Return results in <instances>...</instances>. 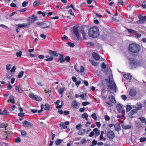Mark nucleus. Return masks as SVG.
Segmentation results:
<instances>
[{"label":"nucleus","mask_w":146,"mask_h":146,"mask_svg":"<svg viewBox=\"0 0 146 146\" xmlns=\"http://www.w3.org/2000/svg\"><path fill=\"white\" fill-rule=\"evenodd\" d=\"M142 108V104L139 102L137 103L136 104V106L135 107L136 110H140Z\"/></svg>","instance_id":"obj_22"},{"label":"nucleus","mask_w":146,"mask_h":146,"mask_svg":"<svg viewBox=\"0 0 146 146\" xmlns=\"http://www.w3.org/2000/svg\"><path fill=\"white\" fill-rule=\"evenodd\" d=\"M129 60L130 61V64L134 66H136L137 64V63L136 60H134L133 58H130Z\"/></svg>","instance_id":"obj_18"},{"label":"nucleus","mask_w":146,"mask_h":146,"mask_svg":"<svg viewBox=\"0 0 146 146\" xmlns=\"http://www.w3.org/2000/svg\"><path fill=\"white\" fill-rule=\"evenodd\" d=\"M137 110L134 109L132 110L129 113V116L131 118H132V115L135 113H137Z\"/></svg>","instance_id":"obj_21"},{"label":"nucleus","mask_w":146,"mask_h":146,"mask_svg":"<svg viewBox=\"0 0 146 146\" xmlns=\"http://www.w3.org/2000/svg\"><path fill=\"white\" fill-rule=\"evenodd\" d=\"M21 135L23 137H25L27 135V133L26 131L21 130L20 131Z\"/></svg>","instance_id":"obj_37"},{"label":"nucleus","mask_w":146,"mask_h":146,"mask_svg":"<svg viewBox=\"0 0 146 146\" xmlns=\"http://www.w3.org/2000/svg\"><path fill=\"white\" fill-rule=\"evenodd\" d=\"M53 59V57L52 56L50 57L45 60L46 61H51Z\"/></svg>","instance_id":"obj_43"},{"label":"nucleus","mask_w":146,"mask_h":146,"mask_svg":"<svg viewBox=\"0 0 146 146\" xmlns=\"http://www.w3.org/2000/svg\"><path fill=\"white\" fill-rule=\"evenodd\" d=\"M84 70V67L83 66H81L80 67V71H79V72H83Z\"/></svg>","instance_id":"obj_63"},{"label":"nucleus","mask_w":146,"mask_h":146,"mask_svg":"<svg viewBox=\"0 0 146 146\" xmlns=\"http://www.w3.org/2000/svg\"><path fill=\"white\" fill-rule=\"evenodd\" d=\"M117 3L118 4H119V5H124V3L122 0H121L120 1H118Z\"/></svg>","instance_id":"obj_57"},{"label":"nucleus","mask_w":146,"mask_h":146,"mask_svg":"<svg viewBox=\"0 0 146 146\" xmlns=\"http://www.w3.org/2000/svg\"><path fill=\"white\" fill-rule=\"evenodd\" d=\"M123 76L124 78L127 79L129 80L132 79L131 76L130 74H124L123 75Z\"/></svg>","instance_id":"obj_23"},{"label":"nucleus","mask_w":146,"mask_h":146,"mask_svg":"<svg viewBox=\"0 0 146 146\" xmlns=\"http://www.w3.org/2000/svg\"><path fill=\"white\" fill-rule=\"evenodd\" d=\"M14 21H13L12 22V25H13L15 27H17L18 26V23L17 22L18 20L16 19L15 20V19H14Z\"/></svg>","instance_id":"obj_27"},{"label":"nucleus","mask_w":146,"mask_h":146,"mask_svg":"<svg viewBox=\"0 0 146 146\" xmlns=\"http://www.w3.org/2000/svg\"><path fill=\"white\" fill-rule=\"evenodd\" d=\"M8 125V124L7 123H2L0 125V128H3V127L6 128Z\"/></svg>","instance_id":"obj_36"},{"label":"nucleus","mask_w":146,"mask_h":146,"mask_svg":"<svg viewBox=\"0 0 146 146\" xmlns=\"http://www.w3.org/2000/svg\"><path fill=\"white\" fill-rule=\"evenodd\" d=\"M50 107L49 105L48 104H46L44 106V110H49Z\"/></svg>","instance_id":"obj_44"},{"label":"nucleus","mask_w":146,"mask_h":146,"mask_svg":"<svg viewBox=\"0 0 146 146\" xmlns=\"http://www.w3.org/2000/svg\"><path fill=\"white\" fill-rule=\"evenodd\" d=\"M17 107H16V106H15V105H13V106H12L11 108V109L10 110L11 111H13L14 110H15V108H16Z\"/></svg>","instance_id":"obj_50"},{"label":"nucleus","mask_w":146,"mask_h":146,"mask_svg":"<svg viewBox=\"0 0 146 146\" xmlns=\"http://www.w3.org/2000/svg\"><path fill=\"white\" fill-rule=\"evenodd\" d=\"M10 5L11 7H17V5H16V4H15V3H12Z\"/></svg>","instance_id":"obj_64"},{"label":"nucleus","mask_w":146,"mask_h":146,"mask_svg":"<svg viewBox=\"0 0 146 146\" xmlns=\"http://www.w3.org/2000/svg\"><path fill=\"white\" fill-rule=\"evenodd\" d=\"M82 127V125H81V124H78V125H77L76 126V128L77 129H80V128H81Z\"/></svg>","instance_id":"obj_58"},{"label":"nucleus","mask_w":146,"mask_h":146,"mask_svg":"<svg viewBox=\"0 0 146 146\" xmlns=\"http://www.w3.org/2000/svg\"><path fill=\"white\" fill-rule=\"evenodd\" d=\"M105 80L107 81L108 83L110 84V85H108V87L109 89L110 90H111L113 91L116 92L117 88L115 83L113 82L112 85H111L112 84L113 82L112 75L111 73L109 75L108 78L107 79H106Z\"/></svg>","instance_id":"obj_1"},{"label":"nucleus","mask_w":146,"mask_h":146,"mask_svg":"<svg viewBox=\"0 0 146 146\" xmlns=\"http://www.w3.org/2000/svg\"><path fill=\"white\" fill-rule=\"evenodd\" d=\"M126 111L128 112L129 111L132 109V108L130 105H127L126 107Z\"/></svg>","instance_id":"obj_40"},{"label":"nucleus","mask_w":146,"mask_h":146,"mask_svg":"<svg viewBox=\"0 0 146 146\" xmlns=\"http://www.w3.org/2000/svg\"><path fill=\"white\" fill-rule=\"evenodd\" d=\"M41 5L39 1H35L33 3V5L34 7H36Z\"/></svg>","instance_id":"obj_31"},{"label":"nucleus","mask_w":146,"mask_h":146,"mask_svg":"<svg viewBox=\"0 0 146 146\" xmlns=\"http://www.w3.org/2000/svg\"><path fill=\"white\" fill-rule=\"evenodd\" d=\"M109 100L112 103H115V100L114 97L112 95H110L108 97Z\"/></svg>","instance_id":"obj_19"},{"label":"nucleus","mask_w":146,"mask_h":146,"mask_svg":"<svg viewBox=\"0 0 146 146\" xmlns=\"http://www.w3.org/2000/svg\"><path fill=\"white\" fill-rule=\"evenodd\" d=\"M67 44L69 46L72 47H74L75 46L74 43H73L68 42L67 43Z\"/></svg>","instance_id":"obj_46"},{"label":"nucleus","mask_w":146,"mask_h":146,"mask_svg":"<svg viewBox=\"0 0 146 146\" xmlns=\"http://www.w3.org/2000/svg\"><path fill=\"white\" fill-rule=\"evenodd\" d=\"M29 96L31 98L37 101H40L42 99L38 96L33 94H29Z\"/></svg>","instance_id":"obj_5"},{"label":"nucleus","mask_w":146,"mask_h":146,"mask_svg":"<svg viewBox=\"0 0 146 146\" xmlns=\"http://www.w3.org/2000/svg\"><path fill=\"white\" fill-rule=\"evenodd\" d=\"M7 88L8 90H10L12 88V86L10 84H9L8 86L7 87Z\"/></svg>","instance_id":"obj_62"},{"label":"nucleus","mask_w":146,"mask_h":146,"mask_svg":"<svg viewBox=\"0 0 146 146\" xmlns=\"http://www.w3.org/2000/svg\"><path fill=\"white\" fill-rule=\"evenodd\" d=\"M99 139L100 140L102 141H105L106 140V138L104 137L103 135H100Z\"/></svg>","instance_id":"obj_47"},{"label":"nucleus","mask_w":146,"mask_h":146,"mask_svg":"<svg viewBox=\"0 0 146 146\" xmlns=\"http://www.w3.org/2000/svg\"><path fill=\"white\" fill-rule=\"evenodd\" d=\"M146 20V16H144L141 19L137 21V24H142L145 23Z\"/></svg>","instance_id":"obj_14"},{"label":"nucleus","mask_w":146,"mask_h":146,"mask_svg":"<svg viewBox=\"0 0 146 146\" xmlns=\"http://www.w3.org/2000/svg\"><path fill=\"white\" fill-rule=\"evenodd\" d=\"M93 131L95 133V136H98L100 134V131L97 128H95L93 129Z\"/></svg>","instance_id":"obj_20"},{"label":"nucleus","mask_w":146,"mask_h":146,"mask_svg":"<svg viewBox=\"0 0 146 146\" xmlns=\"http://www.w3.org/2000/svg\"><path fill=\"white\" fill-rule=\"evenodd\" d=\"M24 74V72L21 71L19 73V78L22 77Z\"/></svg>","instance_id":"obj_49"},{"label":"nucleus","mask_w":146,"mask_h":146,"mask_svg":"<svg viewBox=\"0 0 146 146\" xmlns=\"http://www.w3.org/2000/svg\"><path fill=\"white\" fill-rule=\"evenodd\" d=\"M80 33L81 34H82V35L83 36V39L84 40H86V33L85 32L84 30H82V29L80 31Z\"/></svg>","instance_id":"obj_28"},{"label":"nucleus","mask_w":146,"mask_h":146,"mask_svg":"<svg viewBox=\"0 0 146 146\" xmlns=\"http://www.w3.org/2000/svg\"><path fill=\"white\" fill-rule=\"evenodd\" d=\"M6 132L7 133V137L13 135V133L11 131H6Z\"/></svg>","instance_id":"obj_42"},{"label":"nucleus","mask_w":146,"mask_h":146,"mask_svg":"<svg viewBox=\"0 0 146 146\" xmlns=\"http://www.w3.org/2000/svg\"><path fill=\"white\" fill-rule=\"evenodd\" d=\"M23 125L24 127H32L33 126V124L27 120H25L22 122Z\"/></svg>","instance_id":"obj_6"},{"label":"nucleus","mask_w":146,"mask_h":146,"mask_svg":"<svg viewBox=\"0 0 146 146\" xmlns=\"http://www.w3.org/2000/svg\"><path fill=\"white\" fill-rule=\"evenodd\" d=\"M85 132V129H81L78 131V135H81L84 133Z\"/></svg>","instance_id":"obj_30"},{"label":"nucleus","mask_w":146,"mask_h":146,"mask_svg":"<svg viewBox=\"0 0 146 146\" xmlns=\"http://www.w3.org/2000/svg\"><path fill=\"white\" fill-rule=\"evenodd\" d=\"M123 127L125 129H129L131 128V127L130 125H127L123 126Z\"/></svg>","instance_id":"obj_48"},{"label":"nucleus","mask_w":146,"mask_h":146,"mask_svg":"<svg viewBox=\"0 0 146 146\" xmlns=\"http://www.w3.org/2000/svg\"><path fill=\"white\" fill-rule=\"evenodd\" d=\"M122 99L124 100H125L127 99V98L126 95H122L121 96Z\"/></svg>","instance_id":"obj_54"},{"label":"nucleus","mask_w":146,"mask_h":146,"mask_svg":"<svg viewBox=\"0 0 146 146\" xmlns=\"http://www.w3.org/2000/svg\"><path fill=\"white\" fill-rule=\"evenodd\" d=\"M88 34L89 36L93 38L98 37L99 35L98 28L96 27H93L89 29Z\"/></svg>","instance_id":"obj_2"},{"label":"nucleus","mask_w":146,"mask_h":146,"mask_svg":"<svg viewBox=\"0 0 146 146\" xmlns=\"http://www.w3.org/2000/svg\"><path fill=\"white\" fill-rule=\"evenodd\" d=\"M105 119L106 121H109L110 119V118L108 115H106L105 116Z\"/></svg>","instance_id":"obj_61"},{"label":"nucleus","mask_w":146,"mask_h":146,"mask_svg":"<svg viewBox=\"0 0 146 146\" xmlns=\"http://www.w3.org/2000/svg\"><path fill=\"white\" fill-rule=\"evenodd\" d=\"M126 29L128 32L130 33H133L135 34L137 32V31L133 29H129L127 28H126Z\"/></svg>","instance_id":"obj_29"},{"label":"nucleus","mask_w":146,"mask_h":146,"mask_svg":"<svg viewBox=\"0 0 146 146\" xmlns=\"http://www.w3.org/2000/svg\"><path fill=\"white\" fill-rule=\"evenodd\" d=\"M69 123L68 121H66L65 123L63 122H61L60 124V126L62 127V128L64 129H66L67 128V125H69Z\"/></svg>","instance_id":"obj_12"},{"label":"nucleus","mask_w":146,"mask_h":146,"mask_svg":"<svg viewBox=\"0 0 146 146\" xmlns=\"http://www.w3.org/2000/svg\"><path fill=\"white\" fill-rule=\"evenodd\" d=\"M140 140L141 142H144L146 140V138L145 137L141 138L140 139Z\"/></svg>","instance_id":"obj_60"},{"label":"nucleus","mask_w":146,"mask_h":146,"mask_svg":"<svg viewBox=\"0 0 146 146\" xmlns=\"http://www.w3.org/2000/svg\"><path fill=\"white\" fill-rule=\"evenodd\" d=\"M117 109L118 111H120L122 109V106L120 104H117L116 106Z\"/></svg>","instance_id":"obj_32"},{"label":"nucleus","mask_w":146,"mask_h":146,"mask_svg":"<svg viewBox=\"0 0 146 146\" xmlns=\"http://www.w3.org/2000/svg\"><path fill=\"white\" fill-rule=\"evenodd\" d=\"M48 52L51 55L53 56H57L59 55V54L57 53L56 52L51 50H49Z\"/></svg>","instance_id":"obj_17"},{"label":"nucleus","mask_w":146,"mask_h":146,"mask_svg":"<svg viewBox=\"0 0 146 146\" xmlns=\"http://www.w3.org/2000/svg\"><path fill=\"white\" fill-rule=\"evenodd\" d=\"M2 135L3 137H6L5 138H3V139H4L6 140L7 139L8 137H7V133L6 132V131L2 132Z\"/></svg>","instance_id":"obj_34"},{"label":"nucleus","mask_w":146,"mask_h":146,"mask_svg":"<svg viewBox=\"0 0 146 146\" xmlns=\"http://www.w3.org/2000/svg\"><path fill=\"white\" fill-rule=\"evenodd\" d=\"M17 11L13 12L11 14H10L9 15V16L10 17H11L15 13L16 14V15L17 16L18 15V14L17 13Z\"/></svg>","instance_id":"obj_53"},{"label":"nucleus","mask_w":146,"mask_h":146,"mask_svg":"<svg viewBox=\"0 0 146 146\" xmlns=\"http://www.w3.org/2000/svg\"><path fill=\"white\" fill-rule=\"evenodd\" d=\"M106 65L104 62L102 63V68L103 69H105L106 68Z\"/></svg>","instance_id":"obj_56"},{"label":"nucleus","mask_w":146,"mask_h":146,"mask_svg":"<svg viewBox=\"0 0 146 146\" xmlns=\"http://www.w3.org/2000/svg\"><path fill=\"white\" fill-rule=\"evenodd\" d=\"M72 106L75 109H78L80 105V104L76 101H74L72 102Z\"/></svg>","instance_id":"obj_9"},{"label":"nucleus","mask_w":146,"mask_h":146,"mask_svg":"<svg viewBox=\"0 0 146 146\" xmlns=\"http://www.w3.org/2000/svg\"><path fill=\"white\" fill-rule=\"evenodd\" d=\"M139 119L143 123H144L145 121V119L144 117H140L139 118Z\"/></svg>","instance_id":"obj_59"},{"label":"nucleus","mask_w":146,"mask_h":146,"mask_svg":"<svg viewBox=\"0 0 146 146\" xmlns=\"http://www.w3.org/2000/svg\"><path fill=\"white\" fill-rule=\"evenodd\" d=\"M28 25L26 23H23L19 24V28L24 27H26Z\"/></svg>","instance_id":"obj_35"},{"label":"nucleus","mask_w":146,"mask_h":146,"mask_svg":"<svg viewBox=\"0 0 146 146\" xmlns=\"http://www.w3.org/2000/svg\"><path fill=\"white\" fill-rule=\"evenodd\" d=\"M91 116L92 117L94 120H96L97 118L96 115L95 113H93L92 115Z\"/></svg>","instance_id":"obj_41"},{"label":"nucleus","mask_w":146,"mask_h":146,"mask_svg":"<svg viewBox=\"0 0 146 146\" xmlns=\"http://www.w3.org/2000/svg\"><path fill=\"white\" fill-rule=\"evenodd\" d=\"M65 89V88L63 87L60 88L58 90L59 94L62 95H63Z\"/></svg>","instance_id":"obj_24"},{"label":"nucleus","mask_w":146,"mask_h":146,"mask_svg":"<svg viewBox=\"0 0 146 146\" xmlns=\"http://www.w3.org/2000/svg\"><path fill=\"white\" fill-rule=\"evenodd\" d=\"M25 116V113L23 112H20L19 113V117H23Z\"/></svg>","instance_id":"obj_51"},{"label":"nucleus","mask_w":146,"mask_h":146,"mask_svg":"<svg viewBox=\"0 0 146 146\" xmlns=\"http://www.w3.org/2000/svg\"><path fill=\"white\" fill-rule=\"evenodd\" d=\"M9 114V112L7 111V110H4L2 112V115H8Z\"/></svg>","instance_id":"obj_38"},{"label":"nucleus","mask_w":146,"mask_h":146,"mask_svg":"<svg viewBox=\"0 0 146 146\" xmlns=\"http://www.w3.org/2000/svg\"><path fill=\"white\" fill-rule=\"evenodd\" d=\"M89 61L94 66H98V64L96 62H95L94 60H90Z\"/></svg>","instance_id":"obj_39"},{"label":"nucleus","mask_w":146,"mask_h":146,"mask_svg":"<svg viewBox=\"0 0 146 146\" xmlns=\"http://www.w3.org/2000/svg\"><path fill=\"white\" fill-rule=\"evenodd\" d=\"M37 17L34 15H33L32 16V17L29 18V21L31 23H32L37 20Z\"/></svg>","instance_id":"obj_10"},{"label":"nucleus","mask_w":146,"mask_h":146,"mask_svg":"<svg viewBox=\"0 0 146 146\" xmlns=\"http://www.w3.org/2000/svg\"><path fill=\"white\" fill-rule=\"evenodd\" d=\"M15 97L12 95H10L9 96V99H8L7 100L8 102H10L13 104L15 103Z\"/></svg>","instance_id":"obj_16"},{"label":"nucleus","mask_w":146,"mask_h":146,"mask_svg":"<svg viewBox=\"0 0 146 146\" xmlns=\"http://www.w3.org/2000/svg\"><path fill=\"white\" fill-rule=\"evenodd\" d=\"M90 104L89 102H83L82 103V105L83 106H86V105H88Z\"/></svg>","instance_id":"obj_52"},{"label":"nucleus","mask_w":146,"mask_h":146,"mask_svg":"<svg viewBox=\"0 0 146 146\" xmlns=\"http://www.w3.org/2000/svg\"><path fill=\"white\" fill-rule=\"evenodd\" d=\"M137 94V92L135 89H131L130 90L129 92V95L132 97H134Z\"/></svg>","instance_id":"obj_11"},{"label":"nucleus","mask_w":146,"mask_h":146,"mask_svg":"<svg viewBox=\"0 0 146 146\" xmlns=\"http://www.w3.org/2000/svg\"><path fill=\"white\" fill-rule=\"evenodd\" d=\"M17 68L15 66H14L12 68L10 71H8V72L6 74L7 78L10 79L15 75V72Z\"/></svg>","instance_id":"obj_4"},{"label":"nucleus","mask_w":146,"mask_h":146,"mask_svg":"<svg viewBox=\"0 0 146 146\" xmlns=\"http://www.w3.org/2000/svg\"><path fill=\"white\" fill-rule=\"evenodd\" d=\"M88 114L86 113H83L82 115V118L87 121L88 120Z\"/></svg>","instance_id":"obj_26"},{"label":"nucleus","mask_w":146,"mask_h":146,"mask_svg":"<svg viewBox=\"0 0 146 146\" xmlns=\"http://www.w3.org/2000/svg\"><path fill=\"white\" fill-rule=\"evenodd\" d=\"M73 32L76 35L78 40L81 39V37L80 36V35L78 33V29L77 28H75L74 29Z\"/></svg>","instance_id":"obj_8"},{"label":"nucleus","mask_w":146,"mask_h":146,"mask_svg":"<svg viewBox=\"0 0 146 146\" xmlns=\"http://www.w3.org/2000/svg\"><path fill=\"white\" fill-rule=\"evenodd\" d=\"M12 65L11 64H8L6 65V69L8 71H9L11 68Z\"/></svg>","instance_id":"obj_33"},{"label":"nucleus","mask_w":146,"mask_h":146,"mask_svg":"<svg viewBox=\"0 0 146 146\" xmlns=\"http://www.w3.org/2000/svg\"><path fill=\"white\" fill-rule=\"evenodd\" d=\"M36 24L38 25L42 26L43 27H42L44 28H47L50 27V25L46 26L47 25L46 24L43 22H38L36 23Z\"/></svg>","instance_id":"obj_13"},{"label":"nucleus","mask_w":146,"mask_h":146,"mask_svg":"<svg viewBox=\"0 0 146 146\" xmlns=\"http://www.w3.org/2000/svg\"><path fill=\"white\" fill-rule=\"evenodd\" d=\"M107 136L110 139H113L115 137V134L112 131L110 130L108 131L107 133Z\"/></svg>","instance_id":"obj_7"},{"label":"nucleus","mask_w":146,"mask_h":146,"mask_svg":"<svg viewBox=\"0 0 146 146\" xmlns=\"http://www.w3.org/2000/svg\"><path fill=\"white\" fill-rule=\"evenodd\" d=\"M38 14H42L43 16L44 17H45V16L46 14V12H44V13H43L40 11H38Z\"/></svg>","instance_id":"obj_45"},{"label":"nucleus","mask_w":146,"mask_h":146,"mask_svg":"<svg viewBox=\"0 0 146 146\" xmlns=\"http://www.w3.org/2000/svg\"><path fill=\"white\" fill-rule=\"evenodd\" d=\"M129 50L132 52L136 53L138 52L140 50L139 46L136 44H130L129 46Z\"/></svg>","instance_id":"obj_3"},{"label":"nucleus","mask_w":146,"mask_h":146,"mask_svg":"<svg viewBox=\"0 0 146 146\" xmlns=\"http://www.w3.org/2000/svg\"><path fill=\"white\" fill-rule=\"evenodd\" d=\"M92 56L97 61L99 60L100 59L99 55L97 53L94 52L92 53Z\"/></svg>","instance_id":"obj_15"},{"label":"nucleus","mask_w":146,"mask_h":146,"mask_svg":"<svg viewBox=\"0 0 146 146\" xmlns=\"http://www.w3.org/2000/svg\"><path fill=\"white\" fill-rule=\"evenodd\" d=\"M63 140L60 139H57L55 141L56 145V146H58L60 145L61 143Z\"/></svg>","instance_id":"obj_25"},{"label":"nucleus","mask_w":146,"mask_h":146,"mask_svg":"<svg viewBox=\"0 0 146 146\" xmlns=\"http://www.w3.org/2000/svg\"><path fill=\"white\" fill-rule=\"evenodd\" d=\"M28 4V3L27 1L24 2L22 4V6L23 7H25L27 6V5Z\"/></svg>","instance_id":"obj_55"}]
</instances>
